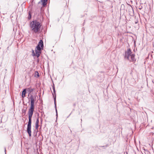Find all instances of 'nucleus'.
<instances>
[{
	"instance_id": "f257e3e1",
	"label": "nucleus",
	"mask_w": 154,
	"mask_h": 154,
	"mask_svg": "<svg viewBox=\"0 0 154 154\" xmlns=\"http://www.w3.org/2000/svg\"><path fill=\"white\" fill-rule=\"evenodd\" d=\"M30 26L33 32L38 33L40 32L41 25L39 22L37 20L32 21L30 24Z\"/></svg>"
},
{
	"instance_id": "f03ea898",
	"label": "nucleus",
	"mask_w": 154,
	"mask_h": 154,
	"mask_svg": "<svg viewBox=\"0 0 154 154\" xmlns=\"http://www.w3.org/2000/svg\"><path fill=\"white\" fill-rule=\"evenodd\" d=\"M29 99H30L31 101L30 107L29 109L28 114L29 115V117H32L34 110L35 100L34 97L32 95L30 96L29 97Z\"/></svg>"
},
{
	"instance_id": "7ed1b4c3",
	"label": "nucleus",
	"mask_w": 154,
	"mask_h": 154,
	"mask_svg": "<svg viewBox=\"0 0 154 154\" xmlns=\"http://www.w3.org/2000/svg\"><path fill=\"white\" fill-rule=\"evenodd\" d=\"M32 118L31 117H29V121L27 125V131L29 134V136H31V127L32 123Z\"/></svg>"
},
{
	"instance_id": "20e7f679",
	"label": "nucleus",
	"mask_w": 154,
	"mask_h": 154,
	"mask_svg": "<svg viewBox=\"0 0 154 154\" xmlns=\"http://www.w3.org/2000/svg\"><path fill=\"white\" fill-rule=\"evenodd\" d=\"M53 93H52V95L53 97L54 96V105H55V110L56 113V116L57 117V107H56V96L55 94V89L54 87H53Z\"/></svg>"
},
{
	"instance_id": "39448f33",
	"label": "nucleus",
	"mask_w": 154,
	"mask_h": 154,
	"mask_svg": "<svg viewBox=\"0 0 154 154\" xmlns=\"http://www.w3.org/2000/svg\"><path fill=\"white\" fill-rule=\"evenodd\" d=\"M43 42L42 40H40L38 43V45L36 47V49L39 51H40L41 48H43Z\"/></svg>"
},
{
	"instance_id": "423d86ee",
	"label": "nucleus",
	"mask_w": 154,
	"mask_h": 154,
	"mask_svg": "<svg viewBox=\"0 0 154 154\" xmlns=\"http://www.w3.org/2000/svg\"><path fill=\"white\" fill-rule=\"evenodd\" d=\"M131 51L130 49H128L127 51L125 52V57L127 59H129V57L131 55Z\"/></svg>"
},
{
	"instance_id": "0eeeda50",
	"label": "nucleus",
	"mask_w": 154,
	"mask_h": 154,
	"mask_svg": "<svg viewBox=\"0 0 154 154\" xmlns=\"http://www.w3.org/2000/svg\"><path fill=\"white\" fill-rule=\"evenodd\" d=\"M135 55L134 54H132L129 57V59H128L130 61L132 62H134L135 61V58L134 57Z\"/></svg>"
},
{
	"instance_id": "6e6552de",
	"label": "nucleus",
	"mask_w": 154,
	"mask_h": 154,
	"mask_svg": "<svg viewBox=\"0 0 154 154\" xmlns=\"http://www.w3.org/2000/svg\"><path fill=\"white\" fill-rule=\"evenodd\" d=\"M38 123H39V119H38V118L36 120L35 124V129H36L37 130H38V128L39 127Z\"/></svg>"
},
{
	"instance_id": "1a4fd4ad",
	"label": "nucleus",
	"mask_w": 154,
	"mask_h": 154,
	"mask_svg": "<svg viewBox=\"0 0 154 154\" xmlns=\"http://www.w3.org/2000/svg\"><path fill=\"white\" fill-rule=\"evenodd\" d=\"M35 52L36 56L37 57H38L39 56L40 54L41 53L40 51H38L37 50V49L36 48L35 50Z\"/></svg>"
},
{
	"instance_id": "9d476101",
	"label": "nucleus",
	"mask_w": 154,
	"mask_h": 154,
	"mask_svg": "<svg viewBox=\"0 0 154 154\" xmlns=\"http://www.w3.org/2000/svg\"><path fill=\"white\" fill-rule=\"evenodd\" d=\"M26 89H25L23 90L22 92V97L23 98H24L25 97V95L26 93Z\"/></svg>"
},
{
	"instance_id": "9b49d317",
	"label": "nucleus",
	"mask_w": 154,
	"mask_h": 154,
	"mask_svg": "<svg viewBox=\"0 0 154 154\" xmlns=\"http://www.w3.org/2000/svg\"><path fill=\"white\" fill-rule=\"evenodd\" d=\"M47 0H41V2L42 3V5L44 7L46 5V2Z\"/></svg>"
},
{
	"instance_id": "f8f14e48",
	"label": "nucleus",
	"mask_w": 154,
	"mask_h": 154,
	"mask_svg": "<svg viewBox=\"0 0 154 154\" xmlns=\"http://www.w3.org/2000/svg\"><path fill=\"white\" fill-rule=\"evenodd\" d=\"M26 90L29 92V94H30V93L32 92L34 90L33 89L31 88H27L26 89Z\"/></svg>"
},
{
	"instance_id": "ddd939ff",
	"label": "nucleus",
	"mask_w": 154,
	"mask_h": 154,
	"mask_svg": "<svg viewBox=\"0 0 154 154\" xmlns=\"http://www.w3.org/2000/svg\"><path fill=\"white\" fill-rule=\"evenodd\" d=\"M35 77H39V74L38 72L37 71H35Z\"/></svg>"
},
{
	"instance_id": "4468645a",
	"label": "nucleus",
	"mask_w": 154,
	"mask_h": 154,
	"mask_svg": "<svg viewBox=\"0 0 154 154\" xmlns=\"http://www.w3.org/2000/svg\"><path fill=\"white\" fill-rule=\"evenodd\" d=\"M31 18V14L30 12H29V16L28 17V18L29 19H30Z\"/></svg>"
},
{
	"instance_id": "2eb2a0df",
	"label": "nucleus",
	"mask_w": 154,
	"mask_h": 154,
	"mask_svg": "<svg viewBox=\"0 0 154 154\" xmlns=\"http://www.w3.org/2000/svg\"><path fill=\"white\" fill-rule=\"evenodd\" d=\"M32 53L33 54V56H35V53H34V51L33 50H32Z\"/></svg>"
}]
</instances>
